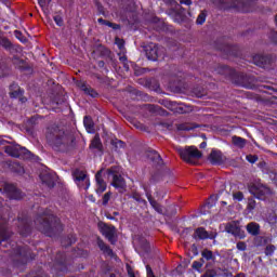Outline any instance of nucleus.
I'll return each instance as SVG.
<instances>
[{
  "instance_id": "nucleus-52",
  "label": "nucleus",
  "mask_w": 277,
  "mask_h": 277,
  "mask_svg": "<svg viewBox=\"0 0 277 277\" xmlns=\"http://www.w3.org/2000/svg\"><path fill=\"white\" fill-rule=\"evenodd\" d=\"M67 246H72V243H75V241H77V237H75L74 235H71L70 237L67 238Z\"/></svg>"
},
{
  "instance_id": "nucleus-21",
  "label": "nucleus",
  "mask_w": 277,
  "mask_h": 277,
  "mask_svg": "<svg viewBox=\"0 0 277 277\" xmlns=\"http://www.w3.org/2000/svg\"><path fill=\"white\" fill-rule=\"evenodd\" d=\"M209 160L213 166H220L224 161V156L222 155V151L212 150Z\"/></svg>"
},
{
  "instance_id": "nucleus-35",
  "label": "nucleus",
  "mask_w": 277,
  "mask_h": 277,
  "mask_svg": "<svg viewBox=\"0 0 277 277\" xmlns=\"http://www.w3.org/2000/svg\"><path fill=\"white\" fill-rule=\"evenodd\" d=\"M97 23H100V25H105L106 27H111L113 29H120V25L114 24L107 19L98 18Z\"/></svg>"
},
{
  "instance_id": "nucleus-61",
  "label": "nucleus",
  "mask_w": 277,
  "mask_h": 277,
  "mask_svg": "<svg viewBox=\"0 0 277 277\" xmlns=\"http://www.w3.org/2000/svg\"><path fill=\"white\" fill-rule=\"evenodd\" d=\"M184 16L185 15L183 13H180V21H183Z\"/></svg>"
},
{
  "instance_id": "nucleus-47",
  "label": "nucleus",
  "mask_w": 277,
  "mask_h": 277,
  "mask_svg": "<svg viewBox=\"0 0 277 277\" xmlns=\"http://www.w3.org/2000/svg\"><path fill=\"white\" fill-rule=\"evenodd\" d=\"M38 3L40 5V8H42V10H44V8H47V5H49L51 3V0H38Z\"/></svg>"
},
{
  "instance_id": "nucleus-11",
  "label": "nucleus",
  "mask_w": 277,
  "mask_h": 277,
  "mask_svg": "<svg viewBox=\"0 0 277 277\" xmlns=\"http://www.w3.org/2000/svg\"><path fill=\"white\" fill-rule=\"evenodd\" d=\"M274 60L269 55L255 54L253 56V64L260 68H269Z\"/></svg>"
},
{
  "instance_id": "nucleus-59",
  "label": "nucleus",
  "mask_w": 277,
  "mask_h": 277,
  "mask_svg": "<svg viewBox=\"0 0 277 277\" xmlns=\"http://www.w3.org/2000/svg\"><path fill=\"white\" fill-rule=\"evenodd\" d=\"M200 148H207V142H202V143L200 144Z\"/></svg>"
},
{
  "instance_id": "nucleus-30",
  "label": "nucleus",
  "mask_w": 277,
  "mask_h": 277,
  "mask_svg": "<svg viewBox=\"0 0 277 277\" xmlns=\"http://www.w3.org/2000/svg\"><path fill=\"white\" fill-rule=\"evenodd\" d=\"M83 124L88 133H94V122L92 121V118L85 116L83 119Z\"/></svg>"
},
{
  "instance_id": "nucleus-49",
  "label": "nucleus",
  "mask_w": 277,
  "mask_h": 277,
  "mask_svg": "<svg viewBox=\"0 0 277 277\" xmlns=\"http://www.w3.org/2000/svg\"><path fill=\"white\" fill-rule=\"evenodd\" d=\"M141 248H143V250L145 252H148V250H150V246L148 245V241H146V240H143Z\"/></svg>"
},
{
  "instance_id": "nucleus-56",
  "label": "nucleus",
  "mask_w": 277,
  "mask_h": 277,
  "mask_svg": "<svg viewBox=\"0 0 277 277\" xmlns=\"http://www.w3.org/2000/svg\"><path fill=\"white\" fill-rule=\"evenodd\" d=\"M192 0H180L181 5H192Z\"/></svg>"
},
{
  "instance_id": "nucleus-62",
  "label": "nucleus",
  "mask_w": 277,
  "mask_h": 277,
  "mask_svg": "<svg viewBox=\"0 0 277 277\" xmlns=\"http://www.w3.org/2000/svg\"><path fill=\"white\" fill-rule=\"evenodd\" d=\"M235 277H246V275H243V274H238V275H236Z\"/></svg>"
},
{
  "instance_id": "nucleus-34",
  "label": "nucleus",
  "mask_w": 277,
  "mask_h": 277,
  "mask_svg": "<svg viewBox=\"0 0 277 277\" xmlns=\"http://www.w3.org/2000/svg\"><path fill=\"white\" fill-rule=\"evenodd\" d=\"M90 148H96L97 150L103 148V144H101V137L98 135H95L92 140Z\"/></svg>"
},
{
  "instance_id": "nucleus-26",
  "label": "nucleus",
  "mask_w": 277,
  "mask_h": 277,
  "mask_svg": "<svg viewBox=\"0 0 277 277\" xmlns=\"http://www.w3.org/2000/svg\"><path fill=\"white\" fill-rule=\"evenodd\" d=\"M97 246H98L100 250H102V252H104V254H106L107 256H114V251L111 250V248H109V246H107L105 243V241L98 239Z\"/></svg>"
},
{
  "instance_id": "nucleus-13",
  "label": "nucleus",
  "mask_w": 277,
  "mask_h": 277,
  "mask_svg": "<svg viewBox=\"0 0 277 277\" xmlns=\"http://www.w3.org/2000/svg\"><path fill=\"white\" fill-rule=\"evenodd\" d=\"M215 72L217 75H224L225 77H229L233 81L239 77V74L237 71L228 66L225 65H220L216 69Z\"/></svg>"
},
{
  "instance_id": "nucleus-16",
  "label": "nucleus",
  "mask_w": 277,
  "mask_h": 277,
  "mask_svg": "<svg viewBox=\"0 0 277 277\" xmlns=\"http://www.w3.org/2000/svg\"><path fill=\"white\" fill-rule=\"evenodd\" d=\"M76 85L79 88V90L92 98H96L98 96V93L92 89V87L88 85V83H85L83 80L77 81Z\"/></svg>"
},
{
  "instance_id": "nucleus-48",
  "label": "nucleus",
  "mask_w": 277,
  "mask_h": 277,
  "mask_svg": "<svg viewBox=\"0 0 277 277\" xmlns=\"http://www.w3.org/2000/svg\"><path fill=\"white\" fill-rule=\"evenodd\" d=\"M132 198L136 200V202H142L143 205H146V200L142 199V196H140L138 194H134Z\"/></svg>"
},
{
  "instance_id": "nucleus-6",
  "label": "nucleus",
  "mask_w": 277,
  "mask_h": 277,
  "mask_svg": "<svg viewBox=\"0 0 277 277\" xmlns=\"http://www.w3.org/2000/svg\"><path fill=\"white\" fill-rule=\"evenodd\" d=\"M249 192L259 200H265L266 198H269V195L272 194V189L269 187L259 182L251 184L249 186Z\"/></svg>"
},
{
  "instance_id": "nucleus-58",
  "label": "nucleus",
  "mask_w": 277,
  "mask_h": 277,
  "mask_svg": "<svg viewBox=\"0 0 277 277\" xmlns=\"http://www.w3.org/2000/svg\"><path fill=\"white\" fill-rule=\"evenodd\" d=\"M119 60H120V62H123V64H124V62H127V56L122 55V56L119 57Z\"/></svg>"
},
{
  "instance_id": "nucleus-31",
  "label": "nucleus",
  "mask_w": 277,
  "mask_h": 277,
  "mask_svg": "<svg viewBox=\"0 0 277 277\" xmlns=\"http://www.w3.org/2000/svg\"><path fill=\"white\" fill-rule=\"evenodd\" d=\"M201 259H203V261H212L215 262V255L213 254V251L209 250V249H205L201 252Z\"/></svg>"
},
{
  "instance_id": "nucleus-55",
  "label": "nucleus",
  "mask_w": 277,
  "mask_h": 277,
  "mask_svg": "<svg viewBox=\"0 0 277 277\" xmlns=\"http://www.w3.org/2000/svg\"><path fill=\"white\" fill-rule=\"evenodd\" d=\"M169 3L171 5H176V10H183V8L181 6V4L176 3V1L174 0H169Z\"/></svg>"
},
{
  "instance_id": "nucleus-32",
  "label": "nucleus",
  "mask_w": 277,
  "mask_h": 277,
  "mask_svg": "<svg viewBox=\"0 0 277 277\" xmlns=\"http://www.w3.org/2000/svg\"><path fill=\"white\" fill-rule=\"evenodd\" d=\"M10 168L13 172H16V174H25V168H23L19 162H12Z\"/></svg>"
},
{
  "instance_id": "nucleus-28",
  "label": "nucleus",
  "mask_w": 277,
  "mask_h": 277,
  "mask_svg": "<svg viewBox=\"0 0 277 277\" xmlns=\"http://www.w3.org/2000/svg\"><path fill=\"white\" fill-rule=\"evenodd\" d=\"M0 47H3L5 51L14 49V44H12V41H10L5 36H0Z\"/></svg>"
},
{
  "instance_id": "nucleus-64",
  "label": "nucleus",
  "mask_w": 277,
  "mask_h": 277,
  "mask_svg": "<svg viewBox=\"0 0 277 277\" xmlns=\"http://www.w3.org/2000/svg\"><path fill=\"white\" fill-rule=\"evenodd\" d=\"M275 23L277 24V15L275 16Z\"/></svg>"
},
{
  "instance_id": "nucleus-36",
  "label": "nucleus",
  "mask_w": 277,
  "mask_h": 277,
  "mask_svg": "<svg viewBox=\"0 0 277 277\" xmlns=\"http://www.w3.org/2000/svg\"><path fill=\"white\" fill-rule=\"evenodd\" d=\"M274 252H276V246H274V245L266 246L265 251H264L266 256H273Z\"/></svg>"
},
{
  "instance_id": "nucleus-54",
  "label": "nucleus",
  "mask_w": 277,
  "mask_h": 277,
  "mask_svg": "<svg viewBox=\"0 0 277 277\" xmlns=\"http://www.w3.org/2000/svg\"><path fill=\"white\" fill-rule=\"evenodd\" d=\"M116 44L119 47V49H124V41L121 39L116 38Z\"/></svg>"
},
{
  "instance_id": "nucleus-44",
  "label": "nucleus",
  "mask_w": 277,
  "mask_h": 277,
  "mask_svg": "<svg viewBox=\"0 0 277 277\" xmlns=\"http://www.w3.org/2000/svg\"><path fill=\"white\" fill-rule=\"evenodd\" d=\"M247 161H249V163H256V161H259V157H256L254 155H248Z\"/></svg>"
},
{
  "instance_id": "nucleus-51",
  "label": "nucleus",
  "mask_w": 277,
  "mask_h": 277,
  "mask_svg": "<svg viewBox=\"0 0 277 277\" xmlns=\"http://www.w3.org/2000/svg\"><path fill=\"white\" fill-rule=\"evenodd\" d=\"M215 276H216L215 271H208L201 277H215Z\"/></svg>"
},
{
  "instance_id": "nucleus-40",
  "label": "nucleus",
  "mask_w": 277,
  "mask_h": 277,
  "mask_svg": "<svg viewBox=\"0 0 277 277\" xmlns=\"http://www.w3.org/2000/svg\"><path fill=\"white\" fill-rule=\"evenodd\" d=\"M109 200H111V193L108 192L102 198L103 206L107 207V205L109 203Z\"/></svg>"
},
{
  "instance_id": "nucleus-38",
  "label": "nucleus",
  "mask_w": 277,
  "mask_h": 277,
  "mask_svg": "<svg viewBox=\"0 0 277 277\" xmlns=\"http://www.w3.org/2000/svg\"><path fill=\"white\" fill-rule=\"evenodd\" d=\"M198 128V126L189 124V123H183L179 126L180 131H192L193 129Z\"/></svg>"
},
{
  "instance_id": "nucleus-22",
  "label": "nucleus",
  "mask_w": 277,
  "mask_h": 277,
  "mask_svg": "<svg viewBox=\"0 0 277 277\" xmlns=\"http://www.w3.org/2000/svg\"><path fill=\"white\" fill-rule=\"evenodd\" d=\"M247 233L249 235H252L253 237H256L261 233V225L259 223L251 222L247 225Z\"/></svg>"
},
{
  "instance_id": "nucleus-1",
  "label": "nucleus",
  "mask_w": 277,
  "mask_h": 277,
  "mask_svg": "<svg viewBox=\"0 0 277 277\" xmlns=\"http://www.w3.org/2000/svg\"><path fill=\"white\" fill-rule=\"evenodd\" d=\"M45 138L49 146L56 153H70V150L77 148L75 134L58 127L48 128Z\"/></svg>"
},
{
  "instance_id": "nucleus-39",
  "label": "nucleus",
  "mask_w": 277,
  "mask_h": 277,
  "mask_svg": "<svg viewBox=\"0 0 277 277\" xmlns=\"http://www.w3.org/2000/svg\"><path fill=\"white\" fill-rule=\"evenodd\" d=\"M202 265H205V259H200V261L193 262V269L200 272L202 269Z\"/></svg>"
},
{
  "instance_id": "nucleus-33",
  "label": "nucleus",
  "mask_w": 277,
  "mask_h": 277,
  "mask_svg": "<svg viewBox=\"0 0 277 277\" xmlns=\"http://www.w3.org/2000/svg\"><path fill=\"white\" fill-rule=\"evenodd\" d=\"M248 78L243 75H240V80L236 81V83L238 85H242L243 88H249L250 90H252V88H254V84L252 83H248Z\"/></svg>"
},
{
  "instance_id": "nucleus-24",
  "label": "nucleus",
  "mask_w": 277,
  "mask_h": 277,
  "mask_svg": "<svg viewBox=\"0 0 277 277\" xmlns=\"http://www.w3.org/2000/svg\"><path fill=\"white\" fill-rule=\"evenodd\" d=\"M232 143L234 144V146H236V148H246V144H248V140L241 137V136H237L234 135L232 136Z\"/></svg>"
},
{
  "instance_id": "nucleus-63",
  "label": "nucleus",
  "mask_w": 277,
  "mask_h": 277,
  "mask_svg": "<svg viewBox=\"0 0 277 277\" xmlns=\"http://www.w3.org/2000/svg\"><path fill=\"white\" fill-rule=\"evenodd\" d=\"M129 276H130V277H135V274L129 272Z\"/></svg>"
},
{
  "instance_id": "nucleus-45",
  "label": "nucleus",
  "mask_w": 277,
  "mask_h": 277,
  "mask_svg": "<svg viewBox=\"0 0 277 277\" xmlns=\"http://www.w3.org/2000/svg\"><path fill=\"white\" fill-rule=\"evenodd\" d=\"M54 22L56 23V25H58V27H62V25H64V19L60 15L54 16Z\"/></svg>"
},
{
  "instance_id": "nucleus-57",
  "label": "nucleus",
  "mask_w": 277,
  "mask_h": 277,
  "mask_svg": "<svg viewBox=\"0 0 277 277\" xmlns=\"http://www.w3.org/2000/svg\"><path fill=\"white\" fill-rule=\"evenodd\" d=\"M0 3H3V5H6V8L10 6V3L8 2V0H0Z\"/></svg>"
},
{
  "instance_id": "nucleus-5",
  "label": "nucleus",
  "mask_w": 277,
  "mask_h": 277,
  "mask_svg": "<svg viewBox=\"0 0 277 277\" xmlns=\"http://www.w3.org/2000/svg\"><path fill=\"white\" fill-rule=\"evenodd\" d=\"M179 155L186 163H195L194 159H200L202 157V153H200L196 146H188L184 149L180 148Z\"/></svg>"
},
{
  "instance_id": "nucleus-10",
  "label": "nucleus",
  "mask_w": 277,
  "mask_h": 277,
  "mask_svg": "<svg viewBox=\"0 0 277 277\" xmlns=\"http://www.w3.org/2000/svg\"><path fill=\"white\" fill-rule=\"evenodd\" d=\"M145 55L147 60L151 62H157L159 56H161V49L156 43H149L145 45Z\"/></svg>"
},
{
  "instance_id": "nucleus-46",
  "label": "nucleus",
  "mask_w": 277,
  "mask_h": 277,
  "mask_svg": "<svg viewBox=\"0 0 277 277\" xmlns=\"http://www.w3.org/2000/svg\"><path fill=\"white\" fill-rule=\"evenodd\" d=\"M233 196H234V199L238 200L239 202L240 200H243V193L241 192L234 193Z\"/></svg>"
},
{
  "instance_id": "nucleus-3",
  "label": "nucleus",
  "mask_w": 277,
  "mask_h": 277,
  "mask_svg": "<svg viewBox=\"0 0 277 277\" xmlns=\"http://www.w3.org/2000/svg\"><path fill=\"white\" fill-rule=\"evenodd\" d=\"M4 153H6L9 157H14L15 159H31V151L18 144L5 146Z\"/></svg>"
},
{
  "instance_id": "nucleus-42",
  "label": "nucleus",
  "mask_w": 277,
  "mask_h": 277,
  "mask_svg": "<svg viewBox=\"0 0 277 277\" xmlns=\"http://www.w3.org/2000/svg\"><path fill=\"white\" fill-rule=\"evenodd\" d=\"M254 241L258 246H263V243H267V239L263 236H256Z\"/></svg>"
},
{
  "instance_id": "nucleus-27",
  "label": "nucleus",
  "mask_w": 277,
  "mask_h": 277,
  "mask_svg": "<svg viewBox=\"0 0 277 277\" xmlns=\"http://www.w3.org/2000/svg\"><path fill=\"white\" fill-rule=\"evenodd\" d=\"M42 183H44L48 187H54L55 181H53V176L50 173H43L40 175Z\"/></svg>"
},
{
  "instance_id": "nucleus-18",
  "label": "nucleus",
  "mask_w": 277,
  "mask_h": 277,
  "mask_svg": "<svg viewBox=\"0 0 277 277\" xmlns=\"http://www.w3.org/2000/svg\"><path fill=\"white\" fill-rule=\"evenodd\" d=\"M95 181H96V193L103 194V192L107 189V183H105V180H103V170H100L95 174Z\"/></svg>"
},
{
  "instance_id": "nucleus-50",
  "label": "nucleus",
  "mask_w": 277,
  "mask_h": 277,
  "mask_svg": "<svg viewBox=\"0 0 277 277\" xmlns=\"http://www.w3.org/2000/svg\"><path fill=\"white\" fill-rule=\"evenodd\" d=\"M146 272H147V277H155V273H153V268L150 265H146Z\"/></svg>"
},
{
  "instance_id": "nucleus-19",
  "label": "nucleus",
  "mask_w": 277,
  "mask_h": 277,
  "mask_svg": "<svg viewBox=\"0 0 277 277\" xmlns=\"http://www.w3.org/2000/svg\"><path fill=\"white\" fill-rule=\"evenodd\" d=\"M16 254L17 256H23V259H26V261H31L36 259V255L31 253V251L27 247H18L16 249Z\"/></svg>"
},
{
  "instance_id": "nucleus-41",
  "label": "nucleus",
  "mask_w": 277,
  "mask_h": 277,
  "mask_svg": "<svg viewBox=\"0 0 277 277\" xmlns=\"http://www.w3.org/2000/svg\"><path fill=\"white\" fill-rule=\"evenodd\" d=\"M237 250H240V252H246L248 249V245L245 241H239L236 245Z\"/></svg>"
},
{
  "instance_id": "nucleus-25",
  "label": "nucleus",
  "mask_w": 277,
  "mask_h": 277,
  "mask_svg": "<svg viewBox=\"0 0 277 277\" xmlns=\"http://www.w3.org/2000/svg\"><path fill=\"white\" fill-rule=\"evenodd\" d=\"M167 107L174 114H185V108L183 106L176 104V102H167Z\"/></svg>"
},
{
  "instance_id": "nucleus-23",
  "label": "nucleus",
  "mask_w": 277,
  "mask_h": 277,
  "mask_svg": "<svg viewBox=\"0 0 277 277\" xmlns=\"http://www.w3.org/2000/svg\"><path fill=\"white\" fill-rule=\"evenodd\" d=\"M10 96L11 98H21L23 96V90L14 82L10 85Z\"/></svg>"
},
{
  "instance_id": "nucleus-60",
  "label": "nucleus",
  "mask_w": 277,
  "mask_h": 277,
  "mask_svg": "<svg viewBox=\"0 0 277 277\" xmlns=\"http://www.w3.org/2000/svg\"><path fill=\"white\" fill-rule=\"evenodd\" d=\"M117 144L122 148L124 146V143L122 141H118Z\"/></svg>"
},
{
  "instance_id": "nucleus-14",
  "label": "nucleus",
  "mask_w": 277,
  "mask_h": 277,
  "mask_svg": "<svg viewBox=\"0 0 277 277\" xmlns=\"http://www.w3.org/2000/svg\"><path fill=\"white\" fill-rule=\"evenodd\" d=\"M67 265H68V258L66 256V253H57L54 269H57L58 272L64 273L67 269Z\"/></svg>"
},
{
  "instance_id": "nucleus-2",
  "label": "nucleus",
  "mask_w": 277,
  "mask_h": 277,
  "mask_svg": "<svg viewBox=\"0 0 277 277\" xmlns=\"http://www.w3.org/2000/svg\"><path fill=\"white\" fill-rule=\"evenodd\" d=\"M35 225L44 235L52 237L53 233L60 228V219H57L51 210L43 212L35 220Z\"/></svg>"
},
{
  "instance_id": "nucleus-29",
  "label": "nucleus",
  "mask_w": 277,
  "mask_h": 277,
  "mask_svg": "<svg viewBox=\"0 0 277 277\" xmlns=\"http://www.w3.org/2000/svg\"><path fill=\"white\" fill-rule=\"evenodd\" d=\"M147 200L151 205L153 209L157 211V213H163V208L161 207V205H159V202H157V200L153 198L151 195L147 194Z\"/></svg>"
},
{
  "instance_id": "nucleus-43",
  "label": "nucleus",
  "mask_w": 277,
  "mask_h": 277,
  "mask_svg": "<svg viewBox=\"0 0 277 277\" xmlns=\"http://www.w3.org/2000/svg\"><path fill=\"white\" fill-rule=\"evenodd\" d=\"M247 209L248 211H254V209H256V201L254 199H249Z\"/></svg>"
},
{
  "instance_id": "nucleus-20",
  "label": "nucleus",
  "mask_w": 277,
  "mask_h": 277,
  "mask_svg": "<svg viewBox=\"0 0 277 277\" xmlns=\"http://www.w3.org/2000/svg\"><path fill=\"white\" fill-rule=\"evenodd\" d=\"M19 226H18V232L22 237H27L29 233H31V227L29 226V223L27 220L18 219Z\"/></svg>"
},
{
  "instance_id": "nucleus-4",
  "label": "nucleus",
  "mask_w": 277,
  "mask_h": 277,
  "mask_svg": "<svg viewBox=\"0 0 277 277\" xmlns=\"http://www.w3.org/2000/svg\"><path fill=\"white\" fill-rule=\"evenodd\" d=\"M107 176H111V185L116 189H119V192H123L127 189V182H124V177L120 175L118 172V167H111L106 170Z\"/></svg>"
},
{
  "instance_id": "nucleus-8",
  "label": "nucleus",
  "mask_w": 277,
  "mask_h": 277,
  "mask_svg": "<svg viewBox=\"0 0 277 277\" xmlns=\"http://www.w3.org/2000/svg\"><path fill=\"white\" fill-rule=\"evenodd\" d=\"M74 179L80 189H89L90 188V177L84 171L79 169L74 171Z\"/></svg>"
},
{
  "instance_id": "nucleus-15",
  "label": "nucleus",
  "mask_w": 277,
  "mask_h": 277,
  "mask_svg": "<svg viewBox=\"0 0 277 277\" xmlns=\"http://www.w3.org/2000/svg\"><path fill=\"white\" fill-rule=\"evenodd\" d=\"M194 239H215V237H217V234L215 233H210L207 232V229H205V227H199L197 229H195V233L193 235Z\"/></svg>"
},
{
  "instance_id": "nucleus-53",
  "label": "nucleus",
  "mask_w": 277,
  "mask_h": 277,
  "mask_svg": "<svg viewBox=\"0 0 277 277\" xmlns=\"http://www.w3.org/2000/svg\"><path fill=\"white\" fill-rule=\"evenodd\" d=\"M221 276L223 277H232L233 273H230L228 269H223L221 273Z\"/></svg>"
},
{
  "instance_id": "nucleus-37",
  "label": "nucleus",
  "mask_w": 277,
  "mask_h": 277,
  "mask_svg": "<svg viewBox=\"0 0 277 277\" xmlns=\"http://www.w3.org/2000/svg\"><path fill=\"white\" fill-rule=\"evenodd\" d=\"M207 21V12L202 11L198 17H197V25H205V22Z\"/></svg>"
},
{
  "instance_id": "nucleus-7",
  "label": "nucleus",
  "mask_w": 277,
  "mask_h": 277,
  "mask_svg": "<svg viewBox=\"0 0 277 277\" xmlns=\"http://www.w3.org/2000/svg\"><path fill=\"white\" fill-rule=\"evenodd\" d=\"M0 192L2 194H5V196H8V198H10L11 200L23 199V194L18 190V188H16V186L12 184H3L2 188H0Z\"/></svg>"
},
{
  "instance_id": "nucleus-9",
  "label": "nucleus",
  "mask_w": 277,
  "mask_h": 277,
  "mask_svg": "<svg viewBox=\"0 0 277 277\" xmlns=\"http://www.w3.org/2000/svg\"><path fill=\"white\" fill-rule=\"evenodd\" d=\"M98 226L102 235H104V237H106V239H108L110 243H116V227L114 225H107L105 223H102Z\"/></svg>"
},
{
  "instance_id": "nucleus-12",
  "label": "nucleus",
  "mask_w": 277,
  "mask_h": 277,
  "mask_svg": "<svg viewBox=\"0 0 277 277\" xmlns=\"http://www.w3.org/2000/svg\"><path fill=\"white\" fill-rule=\"evenodd\" d=\"M226 233H229L230 235H234V237H238L239 239H243L246 237V234L243 230H241V227L235 222L227 223L225 226Z\"/></svg>"
},
{
  "instance_id": "nucleus-17",
  "label": "nucleus",
  "mask_w": 277,
  "mask_h": 277,
  "mask_svg": "<svg viewBox=\"0 0 277 277\" xmlns=\"http://www.w3.org/2000/svg\"><path fill=\"white\" fill-rule=\"evenodd\" d=\"M147 158L154 166H163V159L161 158V155L155 149H149L147 153Z\"/></svg>"
}]
</instances>
